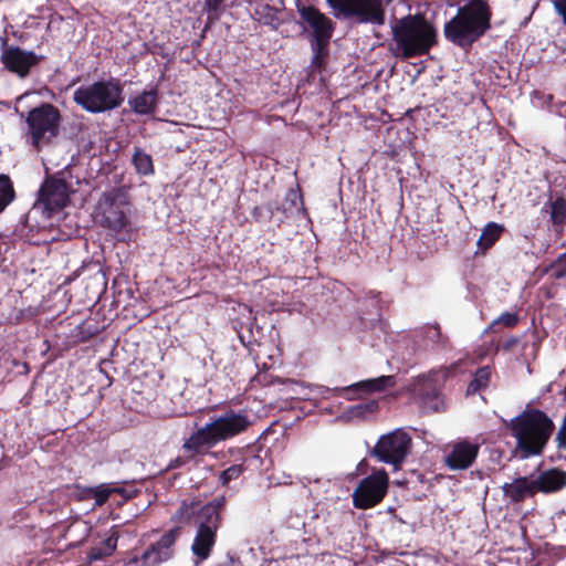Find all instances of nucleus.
<instances>
[{
  "mask_svg": "<svg viewBox=\"0 0 566 566\" xmlns=\"http://www.w3.org/2000/svg\"><path fill=\"white\" fill-rule=\"evenodd\" d=\"M118 489L111 488L106 484H101L96 488H91L88 490V496H92L95 500L96 506H102L109 497L113 492H117Z\"/></svg>",
  "mask_w": 566,
  "mask_h": 566,
  "instance_id": "c756f323",
  "label": "nucleus"
},
{
  "mask_svg": "<svg viewBox=\"0 0 566 566\" xmlns=\"http://www.w3.org/2000/svg\"><path fill=\"white\" fill-rule=\"evenodd\" d=\"M73 101L91 114L109 112L123 104V87L114 78L96 81L77 87L73 93Z\"/></svg>",
  "mask_w": 566,
  "mask_h": 566,
  "instance_id": "423d86ee",
  "label": "nucleus"
},
{
  "mask_svg": "<svg viewBox=\"0 0 566 566\" xmlns=\"http://www.w3.org/2000/svg\"><path fill=\"white\" fill-rule=\"evenodd\" d=\"M554 279H563L566 276V252L559 255L549 266Z\"/></svg>",
  "mask_w": 566,
  "mask_h": 566,
  "instance_id": "2f4dec72",
  "label": "nucleus"
},
{
  "mask_svg": "<svg viewBox=\"0 0 566 566\" xmlns=\"http://www.w3.org/2000/svg\"><path fill=\"white\" fill-rule=\"evenodd\" d=\"M503 492L512 501H521L527 496L534 495L537 491L535 480L517 478L511 483H505L503 485Z\"/></svg>",
  "mask_w": 566,
  "mask_h": 566,
  "instance_id": "aec40b11",
  "label": "nucleus"
},
{
  "mask_svg": "<svg viewBox=\"0 0 566 566\" xmlns=\"http://www.w3.org/2000/svg\"><path fill=\"white\" fill-rule=\"evenodd\" d=\"M491 12L485 1L473 0L460 7L444 24V35L460 46L471 45L490 29Z\"/></svg>",
  "mask_w": 566,
  "mask_h": 566,
  "instance_id": "20e7f679",
  "label": "nucleus"
},
{
  "mask_svg": "<svg viewBox=\"0 0 566 566\" xmlns=\"http://www.w3.org/2000/svg\"><path fill=\"white\" fill-rule=\"evenodd\" d=\"M269 210H281L285 216H300L304 214L303 199L301 193L295 189H289L284 201L279 206L275 202L269 203Z\"/></svg>",
  "mask_w": 566,
  "mask_h": 566,
  "instance_id": "412c9836",
  "label": "nucleus"
},
{
  "mask_svg": "<svg viewBox=\"0 0 566 566\" xmlns=\"http://www.w3.org/2000/svg\"><path fill=\"white\" fill-rule=\"evenodd\" d=\"M40 59L32 51H24L18 46L7 48L1 54V61L8 71L20 77H25L31 67L39 63Z\"/></svg>",
  "mask_w": 566,
  "mask_h": 566,
  "instance_id": "2eb2a0df",
  "label": "nucleus"
},
{
  "mask_svg": "<svg viewBox=\"0 0 566 566\" xmlns=\"http://www.w3.org/2000/svg\"><path fill=\"white\" fill-rule=\"evenodd\" d=\"M15 192L8 175H0V212H2L14 199Z\"/></svg>",
  "mask_w": 566,
  "mask_h": 566,
  "instance_id": "bb28decb",
  "label": "nucleus"
},
{
  "mask_svg": "<svg viewBox=\"0 0 566 566\" xmlns=\"http://www.w3.org/2000/svg\"><path fill=\"white\" fill-rule=\"evenodd\" d=\"M535 485L543 493L556 492L566 485V473L557 469L545 471L535 479Z\"/></svg>",
  "mask_w": 566,
  "mask_h": 566,
  "instance_id": "a211bd4d",
  "label": "nucleus"
},
{
  "mask_svg": "<svg viewBox=\"0 0 566 566\" xmlns=\"http://www.w3.org/2000/svg\"><path fill=\"white\" fill-rule=\"evenodd\" d=\"M427 338L433 343H438L441 346L447 344V339L442 337L439 326H430L427 329Z\"/></svg>",
  "mask_w": 566,
  "mask_h": 566,
  "instance_id": "72a5a7b5",
  "label": "nucleus"
},
{
  "mask_svg": "<svg viewBox=\"0 0 566 566\" xmlns=\"http://www.w3.org/2000/svg\"><path fill=\"white\" fill-rule=\"evenodd\" d=\"M180 534V526L168 531L160 539L153 544L143 555V562L147 566H155L161 562L169 559L172 555V545Z\"/></svg>",
  "mask_w": 566,
  "mask_h": 566,
  "instance_id": "f3484780",
  "label": "nucleus"
},
{
  "mask_svg": "<svg viewBox=\"0 0 566 566\" xmlns=\"http://www.w3.org/2000/svg\"><path fill=\"white\" fill-rule=\"evenodd\" d=\"M325 48H317L316 46V43H312V50H313V59H312V62H311V67L313 69H319L321 65H322V60H323V51H324Z\"/></svg>",
  "mask_w": 566,
  "mask_h": 566,
  "instance_id": "f704fd0d",
  "label": "nucleus"
},
{
  "mask_svg": "<svg viewBox=\"0 0 566 566\" xmlns=\"http://www.w3.org/2000/svg\"><path fill=\"white\" fill-rule=\"evenodd\" d=\"M67 202L69 189L66 182L62 179H46L40 188L38 205L53 212L64 208Z\"/></svg>",
  "mask_w": 566,
  "mask_h": 566,
  "instance_id": "ddd939ff",
  "label": "nucleus"
},
{
  "mask_svg": "<svg viewBox=\"0 0 566 566\" xmlns=\"http://www.w3.org/2000/svg\"><path fill=\"white\" fill-rule=\"evenodd\" d=\"M502 231H503V228L501 226H499L497 223H494V222L488 223L482 231V234L478 241V245L482 250H488L499 240Z\"/></svg>",
  "mask_w": 566,
  "mask_h": 566,
  "instance_id": "393cba45",
  "label": "nucleus"
},
{
  "mask_svg": "<svg viewBox=\"0 0 566 566\" xmlns=\"http://www.w3.org/2000/svg\"><path fill=\"white\" fill-rule=\"evenodd\" d=\"M133 165L140 175L148 176L154 174V165L151 156L142 149H136L133 155Z\"/></svg>",
  "mask_w": 566,
  "mask_h": 566,
  "instance_id": "a878e982",
  "label": "nucleus"
},
{
  "mask_svg": "<svg viewBox=\"0 0 566 566\" xmlns=\"http://www.w3.org/2000/svg\"><path fill=\"white\" fill-rule=\"evenodd\" d=\"M391 30L396 55L402 59L428 53L436 41L434 28L420 14L397 20Z\"/></svg>",
  "mask_w": 566,
  "mask_h": 566,
  "instance_id": "39448f33",
  "label": "nucleus"
},
{
  "mask_svg": "<svg viewBox=\"0 0 566 566\" xmlns=\"http://www.w3.org/2000/svg\"><path fill=\"white\" fill-rule=\"evenodd\" d=\"M490 377H491L490 367L485 366V367L479 368L476 370V373L474 374L473 379L470 381L467 392L468 394L478 392L479 390H481L482 388H484L488 385Z\"/></svg>",
  "mask_w": 566,
  "mask_h": 566,
  "instance_id": "cd10ccee",
  "label": "nucleus"
},
{
  "mask_svg": "<svg viewBox=\"0 0 566 566\" xmlns=\"http://www.w3.org/2000/svg\"><path fill=\"white\" fill-rule=\"evenodd\" d=\"M242 472L241 464H233L220 473L219 481L222 485H227L230 481L238 479Z\"/></svg>",
  "mask_w": 566,
  "mask_h": 566,
  "instance_id": "7c9ffc66",
  "label": "nucleus"
},
{
  "mask_svg": "<svg viewBox=\"0 0 566 566\" xmlns=\"http://www.w3.org/2000/svg\"><path fill=\"white\" fill-rule=\"evenodd\" d=\"M126 198L119 191L105 193L97 206V216L103 227L114 231H120L127 224V217L124 210Z\"/></svg>",
  "mask_w": 566,
  "mask_h": 566,
  "instance_id": "9b49d317",
  "label": "nucleus"
},
{
  "mask_svg": "<svg viewBox=\"0 0 566 566\" xmlns=\"http://www.w3.org/2000/svg\"><path fill=\"white\" fill-rule=\"evenodd\" d=\"M396 385V377L392 375L366 379L342 388V391L377 392ZM336 390H339L338 388Z\"/></svg>",
  "mask_w": 566,
  "mask_h": 566,
  "instance_id": "6ab92c4d",
  "label": "nucleus"
},
{
  "mask_svg": "<svg viewBox=\"0 0 566 566\" xmlns=\"http://www.w3.org/2000/svg\"><path fill=\"white\" fill-rule=\"evenodd\" d=\"M389 478L384 469L363 479L353 492V504L356 509L367 510L379 504L386 496Z\"/></svg>",
  "mask_w": 566,
  "mask_h": 566,
  "instance_id": "6e6552de",
  "label": "nucleus"
},
{
  "mask_svg": "<svg viewBox=\"0 0 566 566\" xmlns=\"http://www.w3.org/2000/svg\"><path fill=\"white\" fill-rule=\"evenodd\" d=\"M28 133L31 145L36 151L48 145L59 133L61 115L59 109L51 104H42L28 113Z\"/></svg>",
  "mask_w": 566,
  "mask_h": 566,
  "instance_id": "0eeeda50",
  "label": "nucleus"
},
{
  "mask_svg": "<svg viewBox=\"0 0 566 566\" xmlns=\"http://www.w3.org/2000/svg\"><path fill=\"white\" fill-rule=\"evenodd\" d=\"M410 448L411 438L402 430H395L379 438L371 454L380 462L392 464L395 469H398L405 461Z\"/></svg>",
  "mask_w": 566,
  "mask_h": 566,
  "instance_id": "1a4fd4ad",
  "label": "nucleus"
},
{
  "mask_svg": "<svg viewBox=\"0 0 566 566\" xmlns=\"http://www.w3.org/2000/svg\"><path fill=\"white\" fill-rule=\"evenodd\" d=\"M128 104L132 111L139 115H146L155 109L157 104V92L156 90L144 91L137 96L130 98Z\"/></svg>",
  "mask_w": 566,
  "mask_h": 566,
  "instance_id": "4be33fe9",
  "label": "nucleus"
},
{
  "mask_svg": "<svg viewBox=\"0 0 566 566\" xmlns=\"http://www.w3.org/2000/svg\"><path fill=\"white\" fill-rule=\"evenodd\" d=\"M518 323V316L513 312H505L501 314L496 319L493 321L490 328H493L497 324H502L505 327H514Z\"/></svg>",
  "mask_w": 566,
  "mask_h": 566,
  "instance_id": "473e14b6",
  "label": "nucleus"
},
{
  "mask_svg": "<svg viewBox=\"0 0 566 566\" xmlns=\"http://www.w3.org/2000/svg\"><path fill=\"white\" fill-rule=\"evenodd\" d=\"M251 421L244 411L229 410L193 431L182 448L192 454H206L218 443L244 432Z\"/></svg>",
  "mask_w": 566,
  "mask_h": 566,
  "instance_id": "f03ea898",
  "label": "nucleus"
},
{
  "mask_svg": "<svg viewBox=\"0 0 566 566\" xmlns=\"http://www.w3.org/2000/svg\"><path fill=\"white\" fill-rule=\"evenodd\" d=\"M252 17L254 20H256L261 24L269 25L273 29L277 28V24H279L277 12L273 7H271L266 3L259 4L254 9Z\"/></svg>",
  "mask_w": 566,
  "mask_h": 566,
  "instance_id": "b1692460",
  "label": "nucleus"
},
{
  "mask_svg": "<svg viewBox=\"0 0 566 566\" xmlns=\"http://www.w3.org/2000/svg\"><path fill=\"white\" fill-rule=\"evenodd\" d=\"M226 503L224 496H217L205 505H201L198 500H184L171 515V520L179 525L195 523L197 532L191 552L200 562L210 556L216 544Z\"/></svg>",
  "mask_w": 566,
  "mask_h": 566,
  "instance_id": "f257e3e1",
  "label": "nucleus"
},
{
  "mask_svg": "<svg viewBox=\"0 0 566 566\" xmlns=\"http://www.w3.org/2000/svg\"><path fill=\"white\" fill-rule=\"evenodd\" d=\"M337 14L356 18L359 22L374 24L384 23V11L380 0H327Z\"/></svg>",
  "mask_w": 566,
  "mask_h": 566,
  "instance_id": "9d476101",
  "label": "nucleus"
},
{
  "mask_svg": "<svg viewBox=\"0 0 566 566\" xmlns=\"http://www.w3.org/2000/svg\"><path fill=\"white\" fill-rule=\"evenodd\" d=\"M555 11L562 17L566 25V0H552Z\"/></svg>",
  "mask_w": 566,
  "mask_h": 566,
  "instance_id": "c9c22d12",
  "label": "nucleus"
},
{
  "mask_svg": "<svg viewBox=\"0 0 566 566\" xmlns=\"http://www.w3.org/2000/svg\"><path fill=\"white\" fill-rule=\"evenodd\" d=\"M413 395L424 412H437L444 408V401L432 377H419L413 385Z\"/></svg>",
  "mask_w": 566,
  "mask_h": 566,
  "instance_id": "4468645a",
  "label": "nucleus"
},
{
  "mask_svg": "<svg viewBox=\"0 0 566 566\" xmlns=\"http://www.w3.org/2000/svg\"><path fill=\"white\" fill-rule=\"evenodd\" d=\"M298 12L306 28L312 30V43H316L318 49L326 48L333 34V22L331 19L314 7H302L298 9Z\"/></svg>",
  "mask_w": 566,
  "mask_h": 566,
  "instance_id": "f8f14e48",
  "label": "nucleus"
},
{
  "mask_svg": "<svg viewBox=\"0 0 566 566\" xmlns=\"http://www.w3.org/2000/svg\"><path fill=\"white\" fill-rule=\"evenodd\" d=\"M520 343V338L518 337H510L509 339H506L503 345H502V348L503 350L505 352H510L512 350L517 344Z\"/></svg>",
  "mask_w": 566,
  "mask_h": 566,
  "instance_id": "4c0bfd02",
  "label": "nucleus"
},
{
  "mask_svg": "<svg viewBox=\"0 0 566 566\" xmlns=\"http://www.w3.org/2000/svg\"><path fill=\"white\" fill-rule=\"evenodd\" d=\"M480 446L461 440L452 446L446 455V464L450 470H465L472 465L479 454Z\"/></svg>",
  "mask_w": 566,
  "mask_h": 566,
  "instance_id": "dca6fc26",
  "label": "nucleus"
},
{
  "mask_svg": "<svg viewBox=\"0 0 566 566\" xmlns=\"http://www.w3.org/2000/svg\"><path fill=\"white\" fill-rule=\"evenodd\" d=\"M378 408L379 405L376 400L350 406L339 416V419L344 421L363 420L368 416L374 415Z\"/></svg>",
  "mask_w": 566,
  "mask_h": 566,
  "instance_id": "5701e85b",
  "label": "nucleus"
},
{
  "mask_svg": "<svg viewBox=\"0 0 566 566\" xmlns=\"http://www.w3.org/2000/svg\"><path fill=\"white\" fill-rule=\"evenodd\" d=\"M551 218L554 224L566 223V199L557 198L551 205Z\"/></svg>",
  "mask_w": 566,
  "mask_h": 566,
  "instance_id": "c85d7f7f",
  "label": "nucleus"
},
{
  "mask_svg": "<svg viewBox=\"0 0 566 566\" xmlns=\"http://www.w3.org/2000/svg\"><path fill=\"white\" fill-rule=\"evenodd\" d=\"M507 427L516 439V448L528 458L542 453L555 426L542 410L528 409L514 417Z\"/></svg>",
  "mask_w": 566,
  "mask_h": 566,
  "instance_id": "7ed1b4c3",
  "label": "nucleus"
},
{
  "mask_svg": "<svg viewBox=\"0 0 566 566\" xmlns=\"http://www.w3.org/2000/svg\"><path fill=\"white\" fill-rule=\"evenodd\" d=\"M223 1L224 0H205V7L208 13H218Z\"/></svg>",
  "mask_w": 566,
  "mask_h": 566,
  "instance_id": "e433bc0d",
  "label": "nucleus"
}]
</instances>
